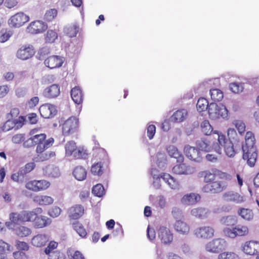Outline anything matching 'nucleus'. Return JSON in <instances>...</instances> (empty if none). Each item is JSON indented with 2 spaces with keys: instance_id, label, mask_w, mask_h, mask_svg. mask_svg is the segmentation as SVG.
I'll list each match as a JSON object with an SVG mask.
<instances>
[{
  "instance_id": "nucleus-31",
  "label": "nucleus",
  "mask_w": 259,
  "mask_h": 259,
  "mask_svg": "<svg viewBox=\"0 0 259 259\" xmlns=\"http://www.w3.org/2000/svg\"><path fill=\"white\" fill-rule=\"evenodd\" d=\"M84 213V208L81 205H75L69 209V216L73 220L80 218Z\"/></svg>"
},
{
  "instance_id": "nucleus-44",
  "label": "nucleus",
  "mask_w": 259,
  "mask_h": 259,
  "mask_svg": "<svg viewBox=\"0 0 259 259\" xmlns=\"http://www.w3.org/2000/svg\"><path fill=\"white\" fill-rule=\"evenodd\" d=\"M209 106L208 101L204 98H200L198 100L196 104L197 109L200 112L204 111L206 109L208 110Z\"/></svg>"
},
{
  "instance_id": "nucleus-61",
  "label": "nucleus",
  "mask_w": 259,
  "mask_h": 259,
  "mask_svg": "<svg viewBox=\"0 0 259 259\" xmlns=\"http://www.w3.org/2000/svg\"><path fill=\"white\" fill-rule=\"evenodd\" d=\"M9 92L10 88L8 85L5 84L0 85V98L5 97Z\"/></svg>"
},
{
  "instance_id": "nucleus-22",
  "label": "nucleus",
  "mask_w": 259,
  "mask_h": 259,
  "mask_svg": "<svg viewBox=\"0 0 259 259\" xmlns=\"http://www.w3.org/2000/svg\"><path fill=\"white\" fill-rule=\"evenodd\" d=\"M184 152L186 156L190 160L195 162H199L202 159L200 151L197 148L189 145L185 146Z\"/></svg>"
},
{
  "instance_id": "nucleus-51",
  "label": "nucleus",
  "mask_w": 259,
  "mask_h": 259,
  "mask_svg": "<svg viewBox=\"0 0 259 259\" xmlns=\"http://www.w3.org/2000/svg\"><path fill=\"white\" fill-rule=\"evenodd\" d=\"M58 243L54 241H51L49 242L48 245L45 248L44 252L46 254L49 256L50 254L55 252L57 250H55L58 247Z\"/></svg>"
},
{
  "instance_id": "nucleus-59",
  "label": "nucleus",
  "mask_w": 259,
  "mask_h": 259,
  "mask_svg": "<svg viewBox=\"0 0 259 259\" xmlns=\"http://www.w3.org/2000/svg\"><path fill=\"white\" fill-rule=\"evenodd\" d=\"M19 113L20 111L19 108L16 107L13 108L11 110L10 112L7 114L6 117L7 119L10 118L13 120L14 118L18 116Z\"/></svg>"
},
{
  "instance_id": "nucleus-14",
  "label": "nucleus",
  "mask_w": 259,
  "mask_h": 259,
  "mask_svg": "<svg viewBox=\"0 0 259 259\" xmlns=\"http://www.w3.org/2000/svg\"><path fill=\"white\" fill-rule=\"evenodd\" d=\"M46 148L41 146H39L36 148V156L34 160L36 162H43L49 160L56 156V153L53 151H47Z\"/></svg>"
},
{
  "instance_id": "nucleus-26",
  "label": "nucleus",
  "mask_w": 259,
  "mask_h": 259,
  "mask_svg": "<svg viewBox=\"0 0 259 259\" xmlns=\"http://www.w3.org/2000/svg\"><path fill=\"white\" fill-rule=\"evenodd\" d=\"M49 241V237L46 234H37L31 239V244L36 247H41L46 245Z\"/></svg>"
},
{
  "instance_id": "nucleus-19",
  "label": "nucleus",
  "mask_w": 259,
  "mask_h": 259,
  "mask_svg": "<svg viewBox=\"0 0 259 259\" xmlns=\"http://www.w3.org/2000/svg\"><path fill=\"white\" fill-rule=\"evenodd\" d=\"M47 28V25L44 22L35 20L29 24L26 28V31L29 33L35 34L45 31Z\"/></svg>"
},
{
  "instance_id": "nucleus-43",
  "label": "nucleus",
  "mask_w": 259,
  "mask_h": 259,
  "mask_svg": "<svg viewBox=\"0 0 259 259\" xmlns=\"http://www.w3.org/2000/svg\"><path fill=\"white\" fill-rule=\"evenodd\" d=\"M31 232V230L29 228L23 226H21L16 229L17 235L22 238L28 236Z\"/></svg>"
},
{
  "instance_id": "nucleus-4",
  "label": "nucleus",
  "mask_w": 259,
  "mask_h": 259,
  "mask_svg": "<svg viewBox=\"0 0 259 259\" xmlns=\"http://www.w3.org/2000/svg\"><path fill=\"white\" fill-rule=\"evenodd\" d=\"M198 176L200 178L203 179L205 184L214 181L216 177H218L220 180L226 181H230L232 179V176L230 174L217 168L212 169L211 170H205L200 171Z\"/></svg>"
},
{
  "instance_id": "nucleus-18",
  "label": "nucleus",
  "mask_w": 259,
  "mask_h": 259,
  "mask_svg": "<svg viewBox=\"0 0 259 259\" xmlns=\"http://www.w3.org/2000/svg\"><path fill=\"white\" fill-rule=\"evenodd\" d=\"M242 251L247 255H255L259 252V242L255 240L246 241L242 245Z\"/></svg>"
},
{
  "instance_id": "nucleus-45",
  "label": "nucleus",
  "mask_w": 259,
  "mask_h": 259,
  "mask_svg": "<svg viewBox=\"0 0 259 259\" xmlns=\"http://www.w3.org/2000/svg\"><path fill=\"white\" fill-rule=\"evenodd\" d=\"M77 148L75 142L73 141L67 142L65 146L66 155L68 156H72Z\"/></svg>"
},
{
  "instance_id": "nucleus-46",
  "label": "nucleus",
  "mask_w": 259,
  "mask_h": 259,
  "mask_svg": "<svg viewBox=\"0 0 259 259\" xmlns=\"http://www.w3.org/2000/svg\"><path fill=\"white\" fill-rule=\"evenodd\" d=\"M210 94L211 100L214 101H220L224 97V95L222 91L217 89H213L210 90Z\"/></svg>"
},
{
  "instance_id": "nucleus-29",
  "label": "nucleus",
  "mask_w": 259,
  "mask_h": 259,
  "mask_svg": "<svg viewBox=\"0 0 259 259\" xmlns=\"http://www.w3.org/2000/svg\"><path fill=\"white\" fill-rule=\"evenodd\" d=\"M60 93V87L56 84H53L47 88L43 92V94L46 97L50 99L57 97Z\"/></svg>"
},
{
  "instance_id": "nucleus-2",
  "label": "nucleus",
  "mask_w": 259,
  "mask_h": 259,
  "mask_svg": "<svg viewBox=\"0 0 259 259\" xmlns=\"http://www.w3.org/2000/svg\"><path fill=\"white\" fill-rule=\"evenodd\" d=\"M213 133L215 135L214 139L217 140L213 145L214 151L218 155H220L223 149L226 155L230 157H233L236 152L233 143L220 132L214 131Z\"/></svg>"
},
{
  "instance_id": "nucleus-10",
  "label": "nucleus",
  "mask_w": 259,
  "mask_h": 259,
  "mask_svg": "<svg viewBox=\"0 0 259 259\" xmlns=\"http://www.w3.org/2000/svg\"><path fill=\"white\" fill-rule=\"evenodd\" d=\"M37 131V130L36 128L31 130L30 134L33 136L24 142L23 146L25 147L28 148L35 145L38 147L39 146L43 145L44 142L47 137L46 135L45 134H35Z\"/></svg>"
},
{
  "instance_id": "nucleus-17",
  "label": "nucleus",
  "mask_w": 259,
  "mask_h": 259,
  "mask_svg": "<svg viewBox=\"0 0 259 259\" xmlns=\"http://www.w3.org/2000/svg\"><path fill=\"white\" fill-rule=\"evenodd\" d=\"M38 212H36V218L33 219L32 224L35 228H42L47 227L51 223V220L47 217L41 215L42 208L37 207Z\"/></svg>"
},
{
  "instance_id": "nucleus-52",
  "label": "nucleus",
  "mask_w": 259,
  "mask_h": 259,
  "mask_svg": "<svg viewBox=\"0 0 259 259\" xmlns=\"http://www.w3.org/2000/svg\"><path fill=\"white\" fill-rule=\"evenodd\" d=\"M233 124L235 126L240 135L244 133L246 126L243 121L240 120H235L233 121Z\"/></svg>"
},
{
  "instance_id": "nucleus-24",
  "label": "nucleus",
  "mask_w": 259,
  "mask_h": 259,
  "mask_svg": "<svg viewBox=\"0 0 259 259\" xmlns=\"http://www.w3.org/2000/svg\"><path fill=\"white\" fill-rule=\"evenodd\" d=\"M158 236L161 242L165 244H170L173 240V235L170 230L164 226L159 228Z\"/></svg>"
},
{
  "instance_id": "nucleus-54",
  "label": "nucleus",
  "mask_w": 259,
  "mask_h": 259,
  "mask_svg": "<svg viewBox=\"0 0 259 259\" xmlns=\"http://www.w3.org/2000/svg\"><path fill=\"white\" fill-rule=\"evenodd\" d=\"M57 14L58 12L56 9H51L46 13L45 19L48 21H51L57 16Z\"/></svg>"
},
{
  "instance_id": "nucleus-63",
  "label": "nucleus",
  "mask_w": 259,
  "mask_h": 259,
  "mask_svg": "<svg viewBox=\"0 0 259 259\" xmlns=\"http://www.w3.org/2000/svg\"><path fill=\"white\" fill-rule=\"evenodd\" d=\"M171 214L175 219H181L183 217L182 210L178 207L172 208Z\"/></svg>"
},
{
  "instance_id": "nucleus-49",
  "label": "nucleus",
  "mask_w": 259,
  "mask_h": 259,
  "mask_svg": "<svg viewBox=\"0 0 259 259\" xmlns=\"http://www.w3.org/2000/svg\"><path fill=\"white\" fill-rule=\"evenodd\" d=\"M57 38V32L55 30H49L45 35V40L46 43L51 44L54 42Z\"/></svg>"
},
{
  "instance_id": "nucleus-56",
  "label": "nucleus",
  "mask_w": 259,
  "mask_h": 259,
  "mask_svg": "<svg viewBox=\"0 0 259 259\" xmlns=\"http://www.w3.org/2000/svg\"><path fill=\"white\" fill-rule=\"evenodd\" d=\"M231 91L234 93H239L243 90V87L241 84L236 82L231 83L229 85Z\"/></svg>"
},
{
  "instance_id": "nucleus-34",
  "label": "nucleus",
  "mask_w": 259,
  "mask_h": 259,
  "mask_svg": "<svg viewBox=\"0 0 259 259\" xmlns=\"http://www.w3.org/2000/svg\"><path fill=\"white\" fill-rule=\"evenodd\" d=\"M167 152L170 156L176 159L177 162L182 163L183 162L184 157L183 155L175 146L170 145L167 147Z\"/></svg>"
},
{
  "instance_id": "nucleus-36",
  "label": "nucleus",
  "mask_w": 259,
  "mask_h": 259,
  "mask_svg": "<svg viewBox=\"0 0 259 259\" xmlns=\"http://www.w3.org/2000/svg\"><path fill=\"white\" fill-rule=\"evenodd\" d=\"M191 214L199 219H204L208 217L209 210L203 207L193 208L191 211Z\"/></svg>"
},
{
  "instance_id": "nucleus-62",
  "label": "nucleus",
  "mask_w": 259,
  "mask_h": 259,
  "mask_svg": "<svg viewBox=\"0 0 259 259\" xmlns=\"http://www.w3.org/2000/svg\"><path fill=\"white\" fill-rule=\"evenodd\" d=\"M61 211V210L59 207L55 206L49 210V214L52 217L56 218L60 214Z\"/></svg>"
},
{
  "instance_id": "nucleus-47",
  "label": "nucleus",
  "mask_w": 259,
  "mask_h": 259,
  "mask_svg": "<svg viewBox=\"0 0 259 259\" xmlns=\"http://www.w3.org/2000/svg\"><path fill=\"white\" fill-rule=\"evenodd\" d=\"M218 259H239V257L236 252L227 251L220 253Z\"/></svg>"
},
{
  "instance_id": "nucleus-27",
  "label": "nucleus",
  "mask_w": 259,
  "mask_h": 259,
  "mask_svg": "<svg viewBox=\"0 0 259 259\" xmlns=\"http://www.w3.org/2000/svg\"><path fill=\"white\" fill-rule=\"evenodd\" d=\"M174 228L177 232L183 235L188 234L190 231L189 225L181 220H178L175 223Z\"/></svg>"
},
{
  "instance_id": "nucleus-5",
  "label": "nucleus",
  "mask_w": 259,
  "mask_h": 259,
  "mask_svg": "<svg viewBox=\"0 0 259 259\" xmlns=\"http://www.w3.org/2000/svg\"><path fill=\"white\" fill-rule=\"evenodd\" d=\"M37 208L32 210H22L19 213L11 212L10 214V220L12 223L19 224L25 222H32L36 218V212H38Z\"/></svg>"
},
{
  "instance_id": "nucleus-12",
  "label": "nucleus",
  "mask_w": 259,
  "mask_h": 259,
  "mask_svg": "<svg viewBox=\"0 0 259 259\" xmlns=\"http://www.w3.org/2000/svg\"><path fill=\"white\" fill-rule=\"evenodd\" d=\"M227 246L226 241L221 238H215L208 242L205 245L207 251L212 253H219Z\"/></svg>"
},
{
  "instance_id": "nucleus-11",
  "label": "nucleus",
  "mask_w": 259,
  "mask_h": 259,
  "mask_svg": "<svg viewBox=\"0 0 259 259\" xmlns=\"http://www.w3.org/2000/svg\"><path fill=\"white\" fill-rule=\"evenodd\" d=\"M50 182L47 180H34L27 182L25 184V187L29 190L37 192L47 190L50 187Z\"/></svg>"
},
{
  "instance_id": "nucleus-35",
  "label": "nucleus",
  "mask_w": 259,
  "mask_h": 259,
  "mask_svg": "<svg viewBox=\"0 0 259 259\" xmlns=\"http://www.w3.org/2000/svg\"><path fill=\"white\" fill-rule=\"evenodd\" d=\"M172 171L177 175H189L192 173L191 167L184 163H181L174 166Z\"/></svg>"
},
{
  "instance_id": "nucleus-6",
  "label": "nucleus",
  "mask_w": 259,
  "mask_h": 259,
  "mask_svg": "<svg viewBox=\"0 0 259 259\" xmlns=\"http://www.w3.org/2000/svg\"><path fill=\"white\" fill-rule=\"evenodd\" d=\"M208 113L210 119L215 120L220 118L227 117L228 110L222 104H218L215 103H211L208 107Z\"/></svg>"
},
{
  "instance_id": "nucleus-41",
  "label": "nucleus",
  "mask_w": 259,
  "mask_h": 259,
  "mask_svg": "<svg viewBox=\"0 0 259 259\" xmlns=\"http://www.w3.org/2000/svg\"><path fill=\"white\" fill-rule=\"evenodd\" d=\"M221 222L222 224L225 226L224 228H230L234 227L237 223V219L233 215H228L222 219Z\"/></svg>"
},
{
  "instance_id": "nucleus-50",
  "label": "nucleus",
  "mask_w": 259,
  "mask_h": 259,
  "mask_svg": "<svg viewBox=\"0 0 259 259\" xmlns=\"http://www.w3.org/2000/svg\"><path fill=\"white\" fill-rule=\"evenodd\" d=\"M202 132L205 135H209L213 131L212 126L207 120H205L201 123Z\"/></svg>"
},
{
  "instance_id": "nucleus-21",
  "label": "nucleus",
  "mask_w": 259,
  "mask_h": 259,
  "mask_svg": "<svg viewBox=\"0 0 259 259\" xmlns=\"http://www.w3.org/2000/svg\"><path fill=\"white\" fill-rule=\"evenodd\" d=\"M223 199L226 202L240 204L245 201V198L239 193L234 191H228L223 194Z\"/></svg>"
},
{
  "instance_id": "nucleus-32",
  "label": "nucleus",
  "mask_w": 259,
  "mask_h": 259,
  "mask_svg": "<svg viewBox=\"0 0 259 259\" xmlns=\"http://www.w3.org/2000/svg\"><path fill=\"white\" fill-rule=\"evenodd\" d=\"M71 96L74 102L77 104H80L83 100V94L82 90L79 87H75L71 90Z\"/></svg>"
},
{
  "instance_id": "nucleus-48",
  "label": "nucleus",
  "mask_w": 259,
  "mask_h": 259,
  "mask_svg": "<svg viewBox=\"0 0 259 259\" xmlns=\"http://www.w3.org/2000/svg\"><path fill=\"white\" fill-rule=\"evenodd\" d=\"M88 153L86 150L81 147H77L74 152L73 157L75 159H85L88 156Z\"/></svg>"
},
{
  "instance_id": "nucleus-53",
  "label": "nucleus",
  "mask_w": 259,
  "mask_h": 259,
  "mask_svg": "<svg viewBox=\"0 0 259 259\" xmlns=\"http://www.w3.org/2000/svg\"><path fill=\"white\" fill-rule=\"evenodd\" d=\"M92 193L98 197H101L104 194V188L102 184H98L92 188Z\"/></svg>"
},
{
  "instance_id": "nucleus-60",
  "label": "nucleus",
  "mask_w": 259,
  "mask_h": 259,
  "mask_svg": "<svg viewBox=\"0 0 259 259\" xmlns=\"http://www.w3.org/2000/svg\"><path fill=\"white\" fill-rule=\"evenodd\" d=\"M13 250V247L8 243L0 240V251L5 252L6 251H11Z\"/></svg>"
},
{
  "instance_id": "nucleus-7",
  "label": "nucleus",
  "mask_w": 259,
  "mask_h": 259,
  "mask_svg": "<svg viewBox=\"0 0 259 259\" xmlns=\"http://www.w3.org/2000/svg\"><path fill=\"white\" fill-rule=\"evenodd\" d=\"M223 232L225 236L234 239L236 237L247 236L249 234V229L246 225H239L232 228H224Z\"/></svg>"
},
{
  "instance_id": "nucleus-1",
  "label": "nucleus",
  "mask_w": 259,
  "mask_h": 259,
  "mask_svg": "<svg viewBox=\"0 0 259 259\" xmlns=\"http://www.w3.org/2000/svg\"><path fill=\"white\" fill-rule=\"evenodd\" d=\"M243 158L247 164L253 167L257 157V149L255 146V138L254 134L250 131L247 132L245 136V143L242 145Z\"/></svg>"
},
{
  "instance_id": "nucleus-37",
  "label": "nucleus",
  "mask_w": 259,
  "mask_h": 259,
  "mask_svg": "<svg viewBox=\"0 0 259 259\" xmlns=\"http://www.w3.org/2000/svg\"><path fill=\"white\" fill-rule=\"evenodd\" d=\"M238 214L246 221H251L253 219L254 214L252 209L240 207L237 211Z\"/></svg>"
},
{
  "instance_id": "nucleus-9",
  "label": "nucleus",
  "mask_w": 259,
  "mask_h": 259,
  "mask_svg": "<svg viewBox=\"0 0 259 259\" xmlns=\"http://www.w3.org/2000/svg\"><path fill=\"white\" fill-rule=\"evenodd\" d=\"M60 126H61L62 133L64 136H67L74 134L77 132L78 128V119L74 116H71L62 123H60Z\"/></svg>"
},
{
  "instance_id": "nucleus-40",
  "label": "nucleus",
  "mask_w": 259,
  "mask_h": 259,
  "mask_svg": "<svg viewBox=\"0 0 259 259\" xmlns=\"http://www.w3.org/2000/svg\"><path fill=\"white\" fill-rule=\"evenodd\" d=\"M187 115V110L185 109H181L175 112L171 118L175 121L180 122L183 121L186 118Z\"/></svg>"
},
{
  "instance_id": "nucleus-23",
  "label": "nucleus",
  "mask_w": 259,
  "mask_h": 259,
  "mask_svg": "<svg viewBox=\"0 0 259 259\" xmlns=\"http://www.w3.org/2000/svg\"><path fill=\"white\" fill-rule=\"evenodd\" d=\"M215 135L213 133L212 136H210L208 138H202L197 142L198 147L201 150L205 152H210L214 151L213 145L217 141L211 142L212 139H214Z\"/></svg>"
},
{
  "instance_id": "nucleus-58",
  "label": "nucleus",
  "mask_w": 259,
  "mask_h": 259,
  "mask_svg": "<svg viewBox=\"0 0 259 259\" xmlns=\"http://www.w3.org/2000/svg\"><path fill=\"white\" fill-rule=\"evenodd\" d=\"M39 98L38 97H33L27 102L26 106L29 108L32 109L35 107L38 103Z\"/></svg>"
},
{
  "instance_id": "nucleus-25",
  "label": "nucleus",
  "mask_w": 259,
  "mask_h": 259,
  "mask_svg": "<svg viewBox=\"0 0 259 259\" xmlns=\"http://www.w3.org/2000/svg\"><path fill=\"white\" fill-rule=\"evenodd\" d=\"M39 113L41 116L45 118H49L55 115L57 112V110L55 106L45 104L41 105L39 109Z\"/></svg>"
},
{
  "instance_id": "nucleus-55",
  "label": "nucleus",
  "mask_w": 259,
  "mask_h": 259,
  "mask_svg": "<svg viewBox=\"0 0 259 259\" xmlns=\"http://www.w3.org/2000/svg\"><path fill=\"white\" fill-rule=\"evenodd\" d=\"M15 246L17 249L21 251H27L29 248V246L26 242L19 240L16 241Z\"/></svg>"
},
{
  "instance_id": "nucleus-33",
  "label": "nucleus",
  "mask_w": 259,
  "mask_h": 259,
  "mask_svg": "<svg viewBox=\"0 0 259 259\" xmlns=\"http://www.w3.org/2000/svg\"><path fill=\"white\" fill-rule=\"evenodd\" d=\"M33 200L35 203L40 205H49L52 204L54 199L51 196L47 195H38L35 196Z\"/></svg>"
},
{
  "instance_id": "nucleus-15",
  "label": "nucleus",
  "mask_w": 259,
  "mask_h": 259,
  "mask_svg": "<svg viewBox=\"0 0 259 259\" xmlns=\"http://www.w3.org/2000/svg\"><path fill=\"white\" fill-rule=\"evenodd\" d=\"M34 47L31 45L21 46L16 53V57L22 60H26L32 58L35 54Z\"/></svg>"
},
{
  "instance_id": "nucleus-39",
  "label": "nucleus",
  "mask_w": 259,
  "mask_h": 259,
  "mask_svg": "<svg viewBox=\"0 0 259 259\" xmlns=\"http://www.w3.org/2000/svg\"><path fill=\"white\" fill-rule=\"evenodd\" d=\"M13 35V30L8 28H2L0 30V42H6L10 39Z\"/></svg>"
},
{
  "instance_id": "nucleus-20",
  "label": "nucleus",
  "mask_w": 259,
  "mask_h": 259,
  "mask_svg": "<svg viewBox=\"0 0 259 259\" xmlns=\"http://www.w3.org/2000/svg\"><path fill=\"white\" fill-rule=\"evenodd\" d=\"M214 230L210 226H201L194 230L195 235L199 238L209 239L214 236Z\"/></svg>"
},
{
  "instance_id": "nucleus-3",
  "label": "nucleus",
  "mask_w": 259,
  "mask_h": 259,
  "mask_svg": "<svg viewBox=\"0 0 259 259\" xmlns=\"http://www.w3.org/2000/svg\"><path fill=\"white\" fill-rule=\"evenodd\" d=\"M95 157L99 161L92 166L91 171L94 175L100 176L103 172V167L109 164L108 155L104 149L99 148L95 152Z\"/></svg>"
},
{
  "instance_id": "nucleus-38",
  "label": "nucleus",
  "mask_w": 259,
  "mask_h": 259,
  "mask_svg": "<svg viewBox=\"0 0 259 259\" xmlns=\"http://www.w3.org/2000/svg\"><path fill=\"white\" fill-rule=\"evenodd\" d=\"M73 175L78 181H83L87 177V171L82 166H76L73 171Z\"/></svg>"
},
{
  "instance_id": "nucleus-57",
  "label": "nucleus",
  "mask_w": 259,
  "mask_h": 259,
  "mask_svg": "<svg viewBox=\"0 0 259 259\" xmlns=\"http://www.w3.org/2000/svg\"><path fill=\"white\" fill-rule=\"evenodd\" d=\"M15 123L10 118L7 119L2 126V130L4 132H7L12 129L15 126Z\"/></svg>"
},
{
  "instance_id": "nucleus-8",
  "label": "nucleus",
  "mask_w": 259,
  "mask_h": 259,
  "mask_svg": "<svg viewBox=\"0 0 259 259\" xmlns=\"http://www.w3.org/2000/svg\"><path fill=\"white\" fill-rule=\"evenodd\" d=\"M225 180L214 181L208 184H205L202 187V191L205 193L217 194L226 189L228 182Z\"/></svg>"
},
{
  "instance_id": "nucleus-16",
  "label": "nucleus",
  "mask_w": 259,
  "mask_h": 259,
  "mask_svg": "<svg viewBox=\"0 0 259 259\" xmlns=\"http://www.w3.org/2000/svg\"><path fill=\"white\" fill-rule=\"evenodd\" d=\"M64 61L65 58L63 57L58 55H52L45 59L44 64L47 67L53 69L62 66Z\"/></svg>"
},
{
  "instance_id": "nucleus-30",
  "label": "nucleus",
  "mask_w": 259,
  "mask_h": 259,
  "mask_svg": "<svg viewBox=\"0 0 259 259\" xmlns=\"http://www.w3.org/2000/svg\"><path fill=\"white\" fill-rule=\"evenodd\" d=\"M160 178H162L172 189H177L179 188L180 184L178 181L169 174L162 173L160 175Z\"/></svg>"
},
{
  "instance_id": "nucleus-13",
  "label": "nucleus",
  "mask_w": 259,
  "mask_h": 259,
  "mask_svg": "<svg viewBox=\"0 0 259 259\" xmlns=\"http://www.w3.org/2000/svg\"><path fill=\"white\" fill-rule=\"evenodd\" d=\"M29 17L23 12H18L10 17L8 24L12 27L18 28L29 21Z\"/></svg>"
},
{
  "instance_id": "nucleus-28",
  "label": "nucleus",
  "mask_w": 259,
  "mask_h": 259,
  "mask_svg": "<svg viewBox=\"0 0 259 259\" xmlns=\"http://www.w3.org/2000/svg\"><path fill=\"white\" fill-rule=\"evenodd\" d=\"M200 199V196L195 193H190L185 195L181 199V202L184 205H194Z\"/></svg>"
},
{
  "instance_id": "nucleus-64",
  "label": "nucleus",
  "mask_w": 259,
  "mask_h": 259,
  "mask_svg": "<svg viewBox=\"0 0 259 259\" xmlns=\"http://www.w3.org/2000/svg\"><path fill=\"white\" fill-rule=\"evenodd\" d=\"M13 257L15 259H27V254L21 251L18 250L13 252Z\"/></svg>"
},
{
  "instance_id": "nucleus-42",
  "label": "nucleus",
  "mask_w": 259,
  "mask_h": 259,
  "mask_svg": "<svg viewBox=\"0 0 259 259\" xmlns=\"http://www.w3.org/2000/svg\"><path fill=\"white\" fill-rule=\"evenodd\" d=\"M73 229L82 238H84L87 235L85 229L84 228L82 224L78 221H76L72 224Z\"/></svg>"
}]
</instances>
